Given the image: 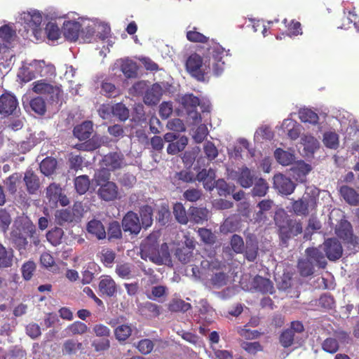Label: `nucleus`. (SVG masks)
I'll return each instance as SVG.
<instances>
[{
    "instance_id": "obj_1",
    "label": "nucleus",
    "mask_w": 359,
    "mask_h": 359,
    "mask_svg": "<svg viewBox=\"0 0 359 359\" xmlns=\"http://www.w3.org/2000/svg\"><path fill=\"white\" fill-rule=\"evenodd\" d=\"M229 51L219 43H212L207 48L204 59L197 53H192L186 61V69L199 81H204L211 69L215 75L219 76L225 69Z\"/></svg>"
},
{
    "instance_id": "obj_2",
    "label": "nucleus",
    "mask_w": 359,
    "mask_h": 359,
    "mask_svg": "<svg viewBox=\"0 0 359 359\" xmlns=\"http://www.w3.org/2000/svg\"><path fill=\"white\" fill-rule=\"evenodd\" d=\"M11 235L13 243L20 254L25 252L27 248L29 243L27 238L31 239L32 243L35 246L39 245L40 243L36 226L31 222H25L20 229L13 230Z\"/></svg>"
},
{
    "instance_id": "obj_3",
    "label": "nucleus",
    "mask_w": 359,
    "mask_h": 359,
    "mask_svg": "<svg viewBox=\"0 0 359 359\" xmlns=\"http://www.w3.org/2000/svg\"><path fill=\"white\" fill-rule=\"evenodd\" d=\"M274 221L278 229L280 239L284 243H286L292 236H296L302 233V222L291 219L286 214L276 215Z\"/></svg>"
},
{
    "instance_id": "obj_4",
    "label": "nucleus",
    "mask_w": 359,
    "mask_h": 359,
    "mask_svg": "<svg viewBox=\"0 0 359 359\" xmlns=\"http://www.w3.org/2000/svg\"><path fill=\"white\" fill-rule=\"evenodd\" d=\"M318 200V196L306 192L301 198L293 201L292 210L297 215L307 216L316 210Z\"/></svg>"
},
{
    "instance_id": "obj_5",
    "label": "nucleus",
    "mask_w": 359,
    "mask_h": 359,
    "mask_svg": "<svg viewBox=\"0 0 359 359\" xmlns=\"http://www.w3.org/2000/svg\"><path fill=\"white\" fill-rule=\"evenodd\" d=\"M335 233L349 250H355L359 245V238L353 234L351 224L341 220L335 229Z\"/></svg>"
},
{
    "instance_id": "obj_6",
    "label": "nucleus",
    "mask_w": 359,
    "mask_h": 359,
    "mask_svg": "<svg viewBox=\"0 0 359 359\" xmlns=\"http://www.w3.org/2000/svg\"><path fill=\"white\" fill-rule=\"evenodd\" d=\"M46 196L48 199L50 205L56 207L57 203L62 206H66L69 203L67 196L62 194V189L60 184L51 183L46 188Z\"/></svg>"
},
{
    "instance_id": "obj_7",
    "label": "nucleus",
    "mask_w": 359,
    "mask_h": 359,
    "mask_svg": "<svg viewBox=\"0 0 359 359\" xmlns=\"http://www.w3.org/2000/svg\"><path fill=\"white\" fill-rule=\"evenodd\" d=\"M102 164L110 172L120 170L126 165L124 155L117 151L104 155L102 159Z\"/></svg>"
},
{
    "instance_id": "obj_8",
    "label": "nucleus",
    "mask_w": 359,
    "mask_h": 359,
    "mask_svg": "<svg viewBox=\"0 0 359 359\" xmlns=\"http://www.w3.org/2000/svg\"><path fill=\"white\" fill-rule=\"evenodd\" d=\"M323 251L330 261H336L341 257L343 248L341 243L336 238L326 239L323 244Z\"/></svg>"
},
{
    "instance_id": "obj_9",
    "label": "nucleus",
    "mask_w": 359,
    "mask_h": 359,
    "mask_svg": "<svg viewBox=\"0 0 359 359\" xmlns=\"http://www.w3.org/2000/svg\"><path fill=\"white\" fill-rule=\"evenodd\" d=\"M182 104L195 122L201 121V114L196 111L197 107L200 104V100L197 96L192 93L186 94L182 97Z\"/></svg>"
},
{
    "instance_id": "obj_10",
    "label": "nucleus",
    "mask_w": 359,
    "mask_h": 359,
    "mask_svg": "<svg viewBox=\"0 0 359 359\" xmlns=\"http://www.w3.org/2000/svg\"><path fill=\"white\" fill-rule=\"evenodd\" d=\"M273 187L278 193L287 196L294 192L296 184L290 178L283 174L278 173L273 177Z\"/></svg>"
},
{
    "instance_id": "obj_11",
    "label": "nucleus",
    "mask_w": 359,
    "mask_h": 359,
    "mask_svg": "<svg viewBox=\"0 0 359 359\" xmlns=\"http://www.w3.org/2000/svg\"><path fill=\"white\" fill-rule=\"evenodd\" d=\"M122 227L125 232L137 235L142 229L137 214L133 211H128L123 217Z\"/></svg>"
},
{
    "instance_id": "obj_12",
    "label": "nucleus",
    "mask_w": 359,
    "mask_h": 359,
    "mask_svg": "<svg viewBox=\"0 0 359 359\" xmlns=\"http://www.w3.org/2000/svg\"><path fill=\"white\" fill-rule=\"evenodd\" d=\"M18 106L15 96L8 93H3L0 96V114L8 116L13 114Z\"/></svg>"
},
{
    "instance_id": "obj_13",
    "label": "nucleus",
    "mask_w": 359,
    "mask_h": 359,
    "mask_svg": "<svg viewBox=\"0 0 359 359\" xmlns=\"http://www.w3.org/2000/svg\"><path fill=\"white\" fill-rule=\"evenodd\" d=\"M163 93V89L161 86L157 83H154L144 93L143 101L148 106H155L161 100Z\"/></svg>"
},
{
    "instance_id": "obj_14",
    "label": "nucleus",
    "mask_w": 359,
    "mask_h": 359,
    "mask_svg": "<svg viewBox=\"0 0 359 359\" xmlns=\"http://www.w3.org/2000/svg\"><path fill=\"white\" fill-rule=\"evenodd\" d=\"M97 194L99 197L105 201H111L117 198L118 188L116 183L108 182L100 187Z\"/></svg>"
},
{
    "instance_id": "obj_15",
    "label": "nucleus",
    "mask_w": 359,
    "mask_h": 359,
    "mask_svg": "<svg viewBox=\"0 0 359 359\" xmlns=\"http://www.w3.org/2000/svg\"><path fill=\"white\" fill-rule=\"evenodd\" d=\"M98 289L102 295H105L109 297L114 296L117 292L116 282L110 276L107 275H104L100 277Z\"/></svg>"
},
{
    "instance_id": "obj_16",
    "label": "nucleus",
    "mask_w": 359,
    "mask_h": 359,
    "mask_svg": "<svg viewBox=\"0 0 359 359\" xmlns=\"http://www.w3.org/2000/svg\"><path fill=\"white\" fill-rule=\"evenodd\" d=\"M257 177L248 167L243 166L237 172V182L243 188H250L253 185Z\"/></svg>"
},
{
    "instance_id": "obj_17",
    "label": "nucleus",
    "mask_w": 359,
    "mask_h": 359,
    "mask_svg": "<svg viewBox=\"0 0 359 359\" xmlns=\"http://www.w3.org/2000/svg\"><path fill=\"white\" fill-rule=\"evenodd\" d=\"M81 25L76 21H67L64 22L63 34L70 41H76L81 32Z\"/></svg>"
},
{
    "instance_id": "obj_18",
    "label": "nucleus",
    "mask_w": 359,
    "mask_h": 359,
    "mask_svg": "<svg viewBox=\"0 0 359 359\" xmlns=\"http://www.w3.org/2000/svg\"><path fill=\"white\" fill-rule=\"evenodd\" d=\"M86 229L88 233L93 235L98 240L106 238L107 233L101 221L93 219L87 224Z\"/></svg>"
},
{
    "instance_id": "obj_19",
    "label": "nucleus",
    "mask_w": 359,
    "mask_h": 359,
    "mask_svg": "<svg viewBox=\"0 0 359 359\" xmlns=\"http://www.w3.org/2000/svg\"><path fill=\"white\" fill-rule=\"evenodd\" d=\"M258 242L254 236H249L246 238V245L244 248V257L249 262H254L258 255Z\"/></svg>"
},
{
    "instance_id": "obj_20",
    "label": "nucleus",
    "mask_w": 359,
    "mask_h": 359,
    "mask_svg": "<svg viewBox=\"0 0 359 359\" xmlns=\"http://www.w3.org/2000/svg\"><path fill=\"white\" fill-rule=\"evenodd\" d=\"M120 69L128 79L136 78L137 76L138 66L132 60L128 58L120 60Z\"/></svg>"
},
{
    "instance_id": "obj_21",
    "label": "nucleus",
    "mask_w": 359,
    "mask_h": 359,
    "mask_svg": "<svg viewBox=\"0 0 359 359\" xmlns=\"http://www.w3.org/2000/svg\"><path fill=\"white\" fill-rule=\"evenodd\" d=\"M93 130V123L90 121H86L75 126L73 133L76 138L82 141L89 139Z\"/></svg>"
},
{
    "instance_id": "obj_22",
    "label": "nucleus",
    "mask_w": 359,
    "mask_h": 359,
    "mask_svg": "<svg viewBox=\"0 0 359 359\" xmlns=\"http://www.w3.org/2000/svg\"><path fill=\"white\" fill-rule=\"evenodd\" d=\"M253 284L255 288L263 294H273L274 292L272 282L269 279L262 276H256L254 278Z\"/></svg>"
},
{
    "instance_id": "obj_23",
    "label": "nucleus",
    "mask_w": 359,
    "mask_h": 359,
    "mask_svg": "<svg viewBox=\"0 0 359 359\" xmlns=\"http://www.w3.org/2000/svg\"><path fill=\"white\" fill-rule=\"evenodd\" d=\"M306 257L311 261L316 262L320 268H325L327 262L323 252L318 248H309L306 250Z\"/></svg>"
},
{
    "instance_id": "obj_24",
    "label": "nucleus",
    "mask_w": 359,
    "mask_h": 359,
    "mask_svg": "<svg viewBox=\"0 0 359 359\" xmlns=\"http://www.w3.org/2000/svg\"><path fill=\"white\" fill-rule=\"evenodd\" d=\"M24 181L27 191L29 194H34L40 187L39 178L32 171H27L25 174Z\"/></svg>"
},
{
    "instance_id": "obj_25",
    "label": "nucleus",
    "mask_w": 359,
    "mask_h": 359,
    "mask_svg": "<svg viewBox=\"0 0 359 359\" xmlns=\"http://www.w3.org/2000/svg\"><path fill=\"white\" fill-rule=\"evenodd\" d=\"M339 192L346 203L351 205H359V194L354 189L344 185L341 187Z\"/></svg>"
},
{
    "instance_id": "obj_26",
    "label": "nucleus",
    "mask_w": 359,
    "mask_h": 359,
    "mask_svg": "<svg viewBox=\"0 0 359 359\" xmlns=\"http://www.w3.org/2000/svg\"><path fill=\"white\" fill-rule=\"evenodd\" d=\"M269 186L266 180L262 177H257L253 183L251 195L253 197H264L266 195Z\"/></svg>"
},
{
    "instance_id": "obj_27",
    "label": "nucleus",
    "mask_w": 359,
    "mask_h": 359,
    "mask_svg": "<svg viewBox=\"0 0 359 359\" xmlns=\"http://www.w3.org/2000/svg\"><path fill=\"white\" fill-rule=\"evenodd\" d=\"M194 247V243L191 241V245L189 247L178 248L175 251L176 257L183 264L190 262L193 257V249Z\"/></svg>"
},
{
    "instance_id": "obj_28",
    "label": "nucleus",
    "mask_w": 359,
    "mask_h": 359,
    "mask_svg": "<svg viewBox=\"0 0 359 359\" xmlns=\"http://www.w3.org/2000/svg\"><path fill=\"white\" fill-rule=\"evenodd\" d=\"M140 215L142 220V226L144 229L150 227L153 224L152 207L148 205H143L140 209Z\"/></svg>"
},
{
    "instance_id": "obj_29",
    "label": "nucleus",
    "mask_w": 359,
    "mask_h": 359,
    "mask_svg": "<svg viewBox=\"0 0 359 359\" xmlns=\"http://www.w3.org/2000/svg\"><path fill=\"white\" fill-rule=\"evenodd\" d=\"M189 211L190 218L194 222L200 224L208 220V210L205 208L192 207Z\"/></svg>"
},
{
    "instance_id": "obj_30",
    "label": "nucleus",
    "mask_w": 359,
    "mask_h": 359,
    "mask_svg": "<svg viewBox=\"0 0 359 359\" xmlns=\"http://www.w3.org/2000/svg\"><path fill=\"white\" fill-rule=\"evenodd\" d=\"M297 268L300 275L303 277L311 276L314 272L313 263L307 257L298 261Z\"/></svg>"
},
{
    "instance_id": "obj_31",
    "label": "nucleus",
    "mask_w": 359,
    "mask_h": 359,
    "mask_svg": "<svg viewBox=\"0 0 359 359\" xmlns=\"http://www.w3.org/2000/svg\"><path fill=\"white\" fill-rule=\"evenodd\" d=\"M90 184L89 177L86 175L78 176L74 179L75 189L80 195L84 194L88 191Z\"/></svg>"
},
{
    "instance_id": "obj_32",
    "label": "nucleus",
    "mask_w": 359,
    "mask_h": 359,
    "mask_svg": "<svg viewBox=\"0 0 359 359\" xmlns=\"http://www.w3.org/2000/svg\"><path fill=\"white\" fill-rule=\"evenodd\" d=\"M274 156L277 161L283 165H289L294 160V156L292 153L285 151L280 148L276 149Z\"/></svg>"
},
{
    "instance_id": "obj_33",
    "label": "nucleus",
    "mask_w": 359,
    "mask_h": 359,
    "mask_svg": "<svg viewBox=\"0 0 359 359\" xmlns=\"http://www.w3.org/2000/svg\"><path fill=\"white\" fill-rule=\"evenodd\" d=\"M64 231L60 227H55L49 230L46 233L48 241L53 246H57L62 243Z\"/></svg>"
},
{
    "instance_id": "obj_34",
    "label": "nucleus",
    "mask_w": 359,
    "mask_h": 359,
    "mask_svg": "<svg viewBox=\"0 0 359 359\" xmlns=\"http://www.w3.org/2000/svg\"><path fill=\"white\" fill-rule=\"evenodd\" d=\"M188 144V138L186 136H182L177 139L175 142L170 143L167 147V152L169 154L175 155L184 150Z\"/></svg>"
},
{
    "instance_id": "obj_35",
    "label": "nucleus",
    "mask_w": 359,
    "mask_h": 359,
    "mask_svg": "<svg viewBox=\"0 0 359 359\" xmlns=\"http://www.w3.org/2000/svg\"><path fill=\"white\" fill-rule=\"evenodd\" d=\"M57 162L55 158L46 157L40 163L39 168L43 174L46 176L50 175L57 168Z\"/></svg>"
},
{
    "instance_id": "obj_36",
    "label": "nucleus",
    "mask_w": 359,
    "mask_h": 359,
    "mask_svg": "<svg viewBox=\"0 0 359 359\" xmlns=\"http://www.w3.org/2000/svg\"><path fill=\"white\" fill-rule=\"evenodd\" d=\"M132 334V327L128 324H123L117 326L114 330V335L118 341H124L128 339Z\"/></svg>"
},
{
    "instance_id": "obj_37",
    "label": "nucleus",
    "mask_w": 359,
    "mask_h": 359,
    "mask_svg": "<svg viewBox=\"0 0 359 359\" xmlns=\"http://www.w3.org/2000/svg\"><path fill=\"white\" fill-rule=\"evenodd\" d=\"M13 251L7 250L2 244H0V268H7L12 265Z\"/></svg>"
},
{
    "instance_id": "obj_38",
    "label": "nucleus",
    "mask_w": 359,
    "mask_h": 359,
    "mask_svg": "<svg viewBox=\"0 0 359 359\" xmlns=\"http://www.w3.org/2000/svg\"><path fill=\"white\" fill-rule=\"evenodd\" d=\"M100 271V268L95 263H89L87 269L82 273L83 284H89L95 278V273Z\"/></svg>"
},
{
    "instance_id": "obj_39",
    "label": "nucleus",
    "mask_w": 359,
    "mask_h": 359,
    "mask_svg": "<svg viewBox=\"0 0 359 359\" xmlns=\"http://www.w3.org/2000/svg\"><path fill=\"white\" fill-rule=\"evenodd\" d=\"M101 93L102 95L107 97H116L120 94L119 89L116 86L109 82L108 81H104L101 85Z\"/></svg>"
},
{
    "instance_id": "obj_40",
    "label": "nucleus",
    "mask_w": 359,
    "mask_h": 359,
    "mask_svg": "<svg viewBox=\"0 0 359 359\" xmlns=\"http://www.w3.org/2000/svg\"><path fill=\"white\" fill-rule=\"evenodd\" d=\"M32 90L38 94H50L55 91V88L52 85L42 80L34 82Z\"/></svg>"
},
{
    "instance_id": "obj_41",
    "label": "nucleus",
    "mask_w": 359,
    "mask_h": 359,
    "mask_svg": "<svg viewBox=\"0 0 359 359\" xmlns=\"http://www.w3.org/2000/svg\"><path fill=\"white\" fill-rule=\"evenodd\" d=\"M107 236L109 241L122 238L121 226L117 221H113L109 223L107 229Z\"/></svg>"
},
{
    "instance_id": "obj_42",
    "label": "nucleus",
    "mask_w": 359,
    "mask_h": 359,
    "mask_svg": "<svg viewBox=\"0 0 359 359\" xmlns=\"http://www.w3.org/2000/svg\"><path fill=\"white\" fill-rule=\"evenodd\" d=\"M302 143L304 145V149L311 154H313L319 147L318 140L311 135H304L302 137Z\"/></svg>"
},
{
    "instance_id": "obj_43",
    "label": "nucleus",
    "mask_w": 359,
    "mask_h": 359,
    "mask_svg": "<svg viewBox=\"0 0 359 359\" xmlns=\"http://www.w3.org/2000/svg\"><path fill=\"white\" fill-rule=\"evenodd\" d=\"M31 109L39 115H44L46 111L45 100L41 97H36L30 100Z\"/></svg>"
},
{
    "instance_id": "obj_44",
    "label": "nucleus",
    "mask_w": 359,
    "mask_h": 359,
    "mask_svg": "<svg viewBox=\"0 0 359 359\" xmlns=\"http://www.w3.org/2000/svg\"><path fill=\"white\" fill-rule=\"evenodd\" d=\"M299 117L301 121L316 124L318 121V114L309 109H301L299 112Z\"/></svg>"
},
{
    "instance_id": "obj_45",
    "label": "nucleus",
    "mask_w": 359,
    "mask_h": 359,
    "mask_svg": "<svg viewBox=\"0 0 359 359\" xmlns=\"http://www.w3.org/2000/svg\"><path fill=\"white\" fill-rule=\"evenodd\" d=\"M191 306L189 303L185 302L180 299H174L169 304L168 309L172 312H186L191 309Z\"/></svg>"
},
{
    "instance_id": "obj_46",
    "label": "nucleus",
    "mask_w": 359,
    "mask_h": 359,
    "mask_svg": "<svg viewBox=\"0 0 359 359\" xmlns=\"http://www.w3.org/2000/svg\"><path fill=\"white\" fill-rule=\"evenodd\" d=\"M82 348V343L75 341L74 339H68L63 344L62 353L65 355L75 354L78 350Z\"/></svg>"
},
{
    "instance_id": "obj_47",
    "label": "nucleus",
    "mask_w": 359,
    "mask_h": 359,
    "mask_svg": "<svg viewBox=\"0 0 359 359\" xmlns=\"http://www.w3.org/2000/svg\"><path fill=\"white\" fill-rule=\"evenodd\" d=\"M173 214L178 222L182 224H187L189 219L186 210L181 203H177L173 207Z\"/></svg>"
},
{
    "instance_id": "obj_48",
    "label": "nucleus",
    "mask_w": 359,
    "mask_h": 359,
    "mask_svg": "<svg viewBox=\"0 0 359 359\" xmlns=\"http://www.w3.org/2000/svg\"><path fill=\"white\" fill-rule=\"evenodd\" d=\"M109 178L110 171L104 167L102 169H100L97 172H95L93 177V181L97 186L100 187L103 184L109 182Z\"/></svg>"
},
{
    "instance_id": "obj_49",
    "label": "nucleus",
    "mask_w": 359,
    "mask_h": 359,
    "mask_svg": "<svg viewBox=\"0 0 359 359\" xmlns=\"http://www.w3.org/2000/svg\"><path fill=\"white\" fill-rule=\"evenodd\" d=\"M322 348L325 352L333 354L339 349V344L337 339L328 337L322 343Z\"/></svg>"
},
{
    "instance_id": "obj_50",
    "label": "nucleus",
    "mask_w": 359,
    "mask_h": 359,
    "mask_svg": "<svg viewBox=\"0 0 359 359\" xmlns=\"http://www.w3.org/2000/svg\"><path fill=\"white\" fill-rule=\"evenodd\" d=\"M325 146L330 149H337L339 146V136L336 133H325L323 136Z\"/></svg>"
},
{
    "instance_id": "obj_51",
    "label": "nucleus",
    "mask_w": 359,
    "mask_h": 359,
    "mask_svg": "<svg viewBox=\"0 0 359 359\" xmlns=\"http://www.w3.org/2000/svg\"><path fill=\"white\" fill-rule=\"evenodd\" d=\"M230 245L232 250L235 253H243L245 244L243 239L241 236L238 234H233L230 239Z\"/></svg>"
},
{
    "instance_id": "obj_52",
    "label": "nucleus",
    "mask_w": 359,
    "mask_h": 359,
    "mask_svg": "<svg viewBox=\"0 0 359 359\" xmlns=\"http://www.w3.org/2000/svg\"><path fill=\"white\" fill-rule=\"evenodd\" d=\"M112 113L121 121H126L129 116L128 108L121 102L116 103L112 107Z\"/></svg>"
},
{
    "instance_id": "obj_53",
    "label": "nucleus",
    "mask_w": 359,
    "mask_h": 359,
    "mask_svg": "<svg viewBox=\"0 0 359 359\" xmlns=\"http://www.w3.org/2000/svg\"><path fill=\"white\" fill-rule=\"evenodd\" d=\"M20 180V176L18 173H13L6 178L5 183L9 194H15L17 191V184Z\"/></svg>"
},
{
    "instance_id": "obj_54",
    "label": "nucleus",
    "mask_w": 359,
    "mask_h": 359,
    "mask_svg": "<svg viewBox=\"0 0 359 359\" xmlns=\"http://www.w3.org/2000/svg\"><path fill=\"white\" fill-rule=\"evenodd\" d=\"M183 198L184 200L189 202H196L200 200L203 196V192L201 189L196 188H190L187 189L183 193Z\"/></svg>"
},
{
    "instance_id": "obj_55",
    "label": "nucleus",
    "mask_w": 359,
    "mask_h": 359,
    "mask_svg": "<svg viewBox=\"0 0 359 359\" xmlns=\"http://www.w3.org/2000/svg\"><path fill=\"white\" fill-rule=\"evenodd\" d=\"M203 151L205 157L210 161L215 159L218 156V150L213 142L207 141L203 144Z\"/></svg>"
},
{
    "instance_id": "obj_56",
    "label": "nucleus",
    "mask_w": 359,
    "mask_h": 359,
    "mask_svg": "<svg viewBox=\"0 0 359 359\" xmlns=\"http://www.w3.org/2000/svg\"><path fill=\"white\" fill-rule=\"evenodd\" d=\"M187 39L194 43H206L208 39L207 36L198 32L196 27L187 32Z\"/></svg>"
},
{
    "instance_id": "obj_57",
    "label": "nucleus",
    "mask_w": 359,
    "mask_h": 359,
    "mask_svg": "<svg viewBox=\"0 0 359 359\" xmlns=\"http://www.w3.org/2000/svg\"><path fill=\"white\" fill-rule=\"evenodd\" d=\"M238 228V222L232 217H228L221 225L220 230L223 233H228L236 231Z\"/></svg>"
},
{
    "instance_id": "obj_58",
    "label": "nucleus",
    "mask_w": 359,
    "mask_h": 359,
    "mask_svg": "<svg viewBox=\"0 0 359 359\" xmlns=\"http://www.w3.org/2000/svg\"><path fill=\"white\" fill-rule=\"evenodd\" d=\"M241 347L248 353L252 355H255L257 352L263 351V347L259 341H242Z\"/></svg>"
},
{
    "instance_id": "obj_59",
    "label": "nucleus",
    "mask_w": 359,
    "mask_h": 359,
    "mask_svg": "<svg viewBox=\"0 0 359 359\" xmlns=\"http://www.w3.org/2000/svg\"><path fill=\"white\" fill-rule=\"evenodd\" d=\"M101 146L98 138L93 137L83 143L78 144L77 148L82 151H94Z\"/></svg>"
},
{
    "instance_id": "obj_60",
    "label": "nucleus",
    "mask_w": 359,
    "mask_h": 359,
    "mask_svg": "<svg viewBox=\"0 0 359 359\" xmlns=\"http://www.w3.org/2000/svg\"><path fill=\"white\" fill-rule=\"evenodd\" d=\"M45 32L49 40H57L60 36V30L58 26L53 22H48L45 28Z\"/></svg>"
},
{
    "instance_id": "obj_61",
    "label": "nucleus",
    "mask_w": 359,
    "mask_h": 359,
    "mask_svg": "<svg viewBox=\"0 0 359 359\" xmlns=\"http://www.w3.org/2000/svg\"><path fill=\"white\" fill-rule=\"evenodd\" d=\"M15 36V32L10 26L6 25L0 28V38L3 41L11 43Z\"/></svg>"
},
{
    "instance_id": "obj_62",
    "label": "nucleus",
    "mask_w": 359,
    "mask_h": 359,
    "mask_svg": "<svg viewBox=\"0 0 359 359\" xmlns=\"http://www.w3.org/2000/svg\"><path fill=\"white\" fill-rule=\"evenodd\" d=\"M36 270V264L33 261H28L22 266V276L26 280H29Z\"/></svg>"
},
{
    "instance_id": "obj_63",
    "label": "nucleus",
    "mask_w": 359,
    "mask_h": 359,
    "mask_svg": "<svg viewBox=\"0 0 359 359\" xmlns=\"http://www.w3.org/2000/svg\"><path fill=\"white\" fill-rule=\"evenodd\" d=\"M319 305L325 310L332 309L335 305V301L330 294H323L319 298Z\"/></svg>"
},
{
    "instance_id": "obj_64",
    "label": "nucleus",
    "mask_w": 359,
    "mask_h": 359,
    "mask_svg": "<svg viewBox=\"0 0 359 359\" xmlns=\"http://www.w3.org/2000/svg\"><path fill=\"white\" fill-rule=\"evenodd\" d=\"M294 334L292 330L287 329L284 330L280 336V342L281 345L287 348L292 346L294 341Z\"/></svg>"
}]
</instances>
